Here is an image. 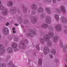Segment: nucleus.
<instances>
[{
    "mask_svg": "<svg viewBox=\"0 0 67 67\" xmlns=\"http://www.w3.org/2000/svg\"><path fill=\"white\" fill-rule=\"evenodd\" d=\"M46 10L48 14H51V10H50V8H46Z\"/></svg>",
    "mask_w": 67,
    "mask_h": 67,
    "instance_id": "bb28decb",
    "label": "nucleus"
},
{
    "mask_svg": "<svg viewBox=\"0 0 67 67\" xmlns=\"http://www.w3.org/2000/svg\"><path fill=\"white\" fill-rule=\"evenodd\" d=\"M17 22L20 24L22 23V18L20 16L18 17L17 18Z\"/></svg>",
    "mask_w": 67,
    "mask_h": 67,
    "instance_id": "dca6fc26",
    "label": "nucleus"
},
{
    "mask_svg": "<svg viewBox=\"0 0 67 67\" xmlns=\"http://www.w3.org/2000/svg\"><path fill=\"white\" fill-rule=\"evenodd\" d=\"M36 47L37 50L38 51V50H40V47L39 46H38V45L36 44Z\"/></svg>",
    "mask_w": 67,
    "mask_h": 67,
    "instance_id": "a19ab883",
    "label": "nucleus"
},
{
    "mask_svg": "<svg viewBox=\"0 0 67 67\" xmlns=\"http://www.w3.org/2000/svg\"><path fill=\"white\" fill-rule=\"evenodd\" d=\"M5 43L6 45H7V44L8 43V41H6L5 42Z\"/></svg>",
    "mask_w": 67,
    "mask_h": 67,
    "instance_id": "3c124183",
    "label": "nucleus"
},
{
    "mask_svg": "<svg viewBox=\"0 0 67 67\" xmlns=\"http://www.w3.org/2000/svg\"><path fill=\"white\" fill-rule=\"evenodd\" d=\"M59 46L61 48H63L64 47V44L62 42H60L59 43Z\"/></svg>",
    "mask_w": 67,
    "mask_h": 67,
    "instance_id": "473e14b6",
    "label": "nucleus"
},
{
    "mask_svg": "<svg viewBox=\"0 0 67 67\" xmlns=\"http://www.w3.org/2000/svg\"><path fill=\"white\" fill-rule=\"evenodd\" d=\"M31 22L33 24H36L37 22V18L36 17H32L31 19Z\"/></svg>",
    "mask_w": 67,
    "mask_h": 67,
    "instance_id": "6e6552de",
    "label": "nucleus"
},
{
    "mask_svg": "<svg viewBox=\"0 0 67 67\" xmlns=\"http://www.w3.org/2000/svg\"><path fill=\"white\" fill-rule=\"evenodd\" d=\"M21 27H22V29L24 28V26L22 25L21 26Z\"/></svg>",
    "mask_w": 67,
    "mask_h": 67,
    "instance_id": "6e6d98bb",
    "label": "nucleus"
},
{
    "mask_svg": "<svg viewBox=\"0 0 67 67\" xmlns=\"http://www.w3.org/2000/svg\"><path fill=\"white\" fill-rule=\"evenodd\" d=\"M45 21L46 23L49 24L51 22V18L49 16H47L45 19Z\"/></svg>",
    "mask_w": 67,
    "mask_h": 67,
    "instance_id": "9d476101",
    "label": "nucleus"
},
{
    "mask_svg": "<svg viewBox=\"0 0 67 67\" xmlns=\"http://www.w3.org/2000/svg\"><path fill=\"white\" fill-rule=\"evenodd\" d=\"M64 33H65V34H67V30H65L64 31Z\"/></svg>",
    "mask_w": 67,
    "mask_h": 67,
    "instance_id": "49530a36",
    "label": "nucleus"
},
{
    "mask_svg": "<svg viewBox=\"0 0 67 67\" xmlns=\"http://www.w3.org/2000/svg\"><path fill=\"white\" fill-rule=\"evenodd\" d=\"M41 19L42 20H44L46 17V14L44 13L41 14L40 16Z\"/></svg>",
    "mask_w": 67,
    "mask_h": 67,
    "instance_id": "412c9836",
    "label": "nucleus"
},
{
    "mask_svg": "<svg viewBox=\"0 0 67 67\" xmlns=\"http://www.w3.org/2000/svg\"><path fill=\"white\" fill-rule=\"evenodd\" d=\"M3 32L5 35L9 34V29L7 27H4L2 30Z\"/></svg>",
    "mask_w": 67,
    "mask_h": 67,
    "instance_id": "423d86ee",
    "label": "nucleus"
},
{
    "mask_svg": "<svg viewBox=\"0 0 67 67\" xmlns=\"http://www.w3.org/2000/svg\"><path fill=\"white\" fill-rule=\"evenodd\" d=\"M29 23V20L27 19L25 20L24 21V24H26Z\"/></svg>",
    "mask_w": 67,
    "mask_h": 67,
    "instance_id": "72a5a7b5",
    "label": "nucleus"
},
{
    "mask_svg": "<svg viewBox=\"0 0 67 67\" xmlns=\"http://www.w3.org/2000/svg\"><path fill=\"white\" fill-rule=\"evenodd\" d=\"M55 18L56 19L57 21H58L59 19V15L57 14H55L54 15Z\"/></svg>",
    "mask_w": 67,
    "mask_h": 67,
    "instance_id": "c756f323",
    "label": "nucleus"
},
{
    "mask_svg": "<svg viewBox=\"0 0 67 67\" xmlns=\"http://www.w3.org/2000/svg\"><path fill=\"white\" fill-rule=\"evenodd\" d=\"M53 1L54 3H56V0H53Z\"/></svg>",
    "mask_w": 67,
    "mask_h": 67,
    "instance_id": "8fccbe9b",
    "label": "nucleus"
},
{
    "mask_svg": "<svg viewBox=\"0 0 67 67\" xmlns=\"http://www.w3.org/2000/svg\"><path fill=\"white\" fill-rule=\"evenodd\" d=\"M1 36L0 35V40H1Z\"/></svg>",
    "mask_w": 67,
    "mask_h": 67,
    "instance_id": "13d9d810",
    "label": "nucleus"
},
{
    "mask_svg": "<svg viewBox=\"0 0 67 67\" xmlns=\"http://www.w3.org/2000/svg\"><path fill=\"white\" fill-rule=\"evenodd\" d=\"M13 5V2L12 1H10L7 4V5L8 7H12Z\"/></svg>",
    "mask_w": 67,
    "mask_h": 67,
    "instance_id": "aec40b11",
    "label": "nucleus"
},
{
    "mask_svg": "<svg viewBox=\"0 0 67 67\" xmlns=\"http://www.w3.org/2000/svg\"><path fill=\"white\" fill-rule=\"evenodd\" d=\"M29 67H31V66H29Z\"/></svg>",
    "mask_w": 67,
    "mask_h": 67,
    "instance_id": "338daca9",
    "label": "nucleus"
},
{
    "mask_svg": "<svg viewBox=\"0 0 67 67\" xmlns=\"http://www.w3.org/2000/svg\"><path fill=\"white\" fill-rule=\"evenodd\" d=\"M65 28H66V29H67V26H65Z\"/></svg>",
    "mask_w": 67,
    "mask_h": 67,
    "instance_id": "680f3d73",
    "label": "nucleus"
},
{
    "mask_svg": "<svg viewBox=\"0 0 67 67\" xmlns=\"http://www.w3.org/2000/svg\"><path fill=\"white\" fill-rule=\"evenodd\" d=\"M48 35H47L48 37L49 40V38H53L54 37V33L52 31H49L48 33Z\"/></svg>",
    "mask_w": 67,
    "mask_h": 67,
    "instance_id": "39448f33",
    "label": "nucleus"
},
{
    "mask_svg": "<svg viewBox=\"0 0 67 67\" xmlns=\"http://www.w3.org/2000/svg\"><path fill=\"white\" fill-rule=\"evenodd\" d=\"M65 67H67V65H66V64H65Z\"/></svg>",
    "mask_w": 67,
    "mask_h": 67,
    "instance_id": "4d7b16f0",
    "label": "nucleus"
},
{
    "mask_svg": "<svg viewBox=\"0 0 67 67\" xmlns=\"http://www.w3.org/2000/svg\"><path fill=\"white\" fill-rule=\"evenodd\" d=\"M4 8V6L3 5H0V10H3Z\"/></svg>",
    "mask_w": 67,
    "mask_h": 67,
    "instance_id": "2f4dec72",
    "label": "nucleus"
},
{
    "mask_svg": "<svg viewBox=\"0 0 67 67\" xmlns=\"http://www.w3.org/2000/svg\"><path fill=\"white\" fill-rule=\"evenodd\" d=\"M7 51L9 53H12V49L11 47H9L7 49Z\"/></svg>",
    "mask_w": 67,
    "mask_h": 67,
    "instance_id": "cd10ccee",
    "label": "nucleus"
},
{
    "mask_svg": "<svg viewBox=\"0 0 67 67\" xmlns=\"http://www.w3.org/2000/svg\"><path fill=\"white\" fill-rule=\"evenodd\" d=\"M64 61H65L66 63V64H67V58H64Z\"/></svg>",
    "mask_w": 67,
    "mask_h": 67,
    "instance_id": "de8ad7c7",
    "label": "nucleus"
},
{
    "mask_svg": "<svg viewBox=\"0 0 67 67\" xmlns=\"http://www.w3.org/2000/svg\"><path fill=\"white\" fill-rule=\"evenodd\" d=\"M0 64H1V63L0 62Z\"/></svg>",
    "mask_w": 67,
    "mask_h": 67,
    "instance_id": "69168bd1",
    "label": "nucleus"
},
{
    "mask_svg": "<svg viewBox=\"0 0 67 67\" xmlns=\"http://www.w3.org/2000/svg\"><path fill=\"white\" fill-rule=\"evenodd\" d=\"M13 30H15V28H13Z\"/></svg>",
    "mask_w": 67,
    "mask_h": 67,
    "instance_id": "bf43d9fd",
    "label": "nucleus"
},
{
    "mask_svg": "<svg viewBox=\"0 0 67 67\" xmlns=\"http://www.w3.org/2000/svg\"><path fill=\"white\" fill-rule=\"evenodd\" d=\"M36 11H35V10H33L31 11V15H35V14H36Z\"/></svg>",
    "mask_w": 67,
    "mask_h": 67,
    "instance_id": "e433bc0d",
    "label": "nucleus"
},
{
    "mask_svg": "<svg viewBox=\"0 0 67 67\" xmlns=\"http://www.w3.org/2000/svg\"><path fill=\"white\" fill-rule=\"evenodd\" d=\"M22 7L23 9H25V10H24L23 11V13H26V11H27V8L26 7H25V6L24 5H22Z\"/></svg>",
    "mask_w": 67,
    "mask_h": 67,
    "instance_id": "393cba45",
    "label": "nucleus"
},
{
    "mask_svg": "<svg viewBox=\"0 0 67 67\" xmlns=\"http://www.w3.org/2000/svg\"><path fill=\"white\" fill-rule=\"evenodd\" d=\"M55 63H59V60L56 58L55 59Z\"/></svg>",
    "mask_w": 67,
    "mask_h": 67,
    "instance_id": "ea45409f",
    "label": "nucleus"
},
{
    "mask_svg": "<svg viewBox=\"0 0 67 67\" xmlns=\"http://www.w3.org/2000/svg\"><path fill=\"white\" fill-rule=\"evenodd\" d=\"M60 9L62 12H63L65 13V12H66V9L65 7H64L63 6H61Z\"/></svg>",
    "mask_w": 67,
    "mask_h": 67,
    "instance_id": "a211bd4d",
    "label": "nucleus"
},
{
    "mask_svg": "<svg viewBox=\"0 0 67 67\" xmlns=\"http://www.w3.org/2000/svg\"><path fill=\"white\" fill-rule=\"evenodd\" d=\"M12 48H15L17 47L18 46L17 44L15 43H13L12 45Z\"/></svg>",
    "mask_w": 67,
    "mask_h": 67,
    "instance_id": "b1692460",
    "label": "nucleus"
},
{
    "mask_svg": "<svg viewBox=\"0 0 67 67\" xmlns=\"http://www.w3.org/2000/svg\"><path fill=\"white\" fill-rule=\"evenodd\" d=\"M10 58V56H8L7 57V59H6L5 60V61L6 62H8V59H9Z\"/></svg>",
    "mask_w": 67,
    "mask_h": 67,
    "instance_id": "37998d69",
    "label": "nucleus"
},
{
    "mask_svg": "<svg viewBox=\"0 0 67 67\" xmlns=\"http://www.w3.org/2000/svg\"><path fill=\"white\" fill-rule=\"evenodd\" d=\"M20 43L19 45V47L20 48H23V49H25L26 47V45L25 44H28L29 42L28 40L27 39L22 40L20 41Z\"/></svg>",
    "mask_w": 67,
    "mask_h": 67,
    "instance_id": "f257e3e1",
    "label": "nucleus"
},
{
    "mask_svg": "<svg viewBox=\"0 0 67 67\" xmlns=\"http://www.w3.org/2000/svg\"><path fill=\"white\" fill-rule=\"evenodd\" d=\"M0 67H6V65L4 63H2L0 64Z\"/></svg>",
    "mask_w": 67,
    "mask_h": 67,
    "instance_id": "c9c22d12",
    "label": "nucleus"
},
{
    "mask_svg": "<svg viewBox=\"0 0 67 67\" xmlns=\"http://www.w3.org/2000/svg\"><path fill=\"white\" fill-rule=\"evenodd\" d=\"M3 17L1 16H0V21H1V20H3Z\"/></svg>",
    "mask_w": 67,
    "mask_h": 67,
    "instance_id": "c03bdc74",
    "label": "nucleus"
},
{
    "mask_svg": "<svg viewBox=\"0 0 67 67\" xmlns=\"http://www.w3.org/2000/svg\"><path fill=\"white\" fill-rule=\"evenodd\" d=\"M41 27L44 29H46L48 27V25L47 24H43L41 26Z\"/></svg>",
    "mask_w": 67,
    "mask_h": 67,
    "instance_id": "2eb2a0df",
    "label": "nucleus"
},
{
    "mask_svg": "<svg viewBox=\"0 0 67 67\" xmlns=\"http://www.w3.org/2000/svg\"><path fill=\"white\" fill-rule=\"evenodd\" d=\"M16 11V9L15 7L11 8L9 10V12L11 14H15Z\"/></svg>",
    "mask_w": 67,
    "mask_h": 67,
    "instance_id": "20e7f679",
    "label": "nucleus"
},
{
    "mask_svg": "<svg viewBox=\"0 0 67 67\" xmlns=\"http://www.w3.org/2000/svg\"><path fill=\"white\" fill-rule=\"evenodd\" d=\"M49 56L51 58H52V59L54 58V57H53V55L51 54H49Z\"/></svg>",
    "mask_w": 67,
    "mask_h": 67,
    "instance_id": "58836bf2",
    "label": "nucleus"
},
{
    "mask_svg": "<svg viewBox=\"0 0 67 67\" xmlns=\"http://www.w3.org/2000/svg\"><path fill=\"white\" fill-rule=\"evenodd\" d=\"M18 51V49H14V51L15 52H16V51Z\"/></svg>",
    "mask_w": 67,
    "mask_h": 67,
    "instance_id": "603ef678",
    "label": "nucleus"
},
{
    "mask_svg": "<svg viewBox=\"0 0 67 67\" xmlns=\"http://www.w3.org/2000/svg\"><path fill=\"white\" fill-rule=\"evenodd\" d=\"M55 27L56 30L58 31H61V30H62V26L60 24H58L56 25Z\"/></svg>",
    "mask_w": 67,
    "mask_h": 67,
    "instance_id": "f8f14e48",
    "label": "nucleus"
},
{
    "mask_svg": "<svg viewBox=\"0 0 67 67\" xmlns=\"http://www.w3.org/2000/svg\"><path fill=\"white\" fill-rule=\"evenodd\" d=\"M51 53L52 54V55H55L56 53V50L55 49H52L51 50Z\"/></svg>",
    "mask_w": 67,
    "mask_h": 67,
    "instance_id": "a878e982",
    "label": "nucleus"
},
{
    "mask_svg": "<svg viewBox=\"0 0 67 67\" xmlns=\"http://www.w3.org/2000/svg\"><path fill=\"white\" fill-rule=\"evenodd\" d=\"M58 1H60V0H57Z\"/></svg>",
    "mask_w": 67,
    "mask_h": 67,
    "instance_id": "0e129e2a",
    "label": "nucleus"
},
{
    "mask_svg": "<svg viewBox=\"0 0 67 67\" xmlns=\"http://www.w3.org/2000/svg\"><path fill=\"white\" fill-rule=\"evenodd\" d=\"M13 33H16V32H15V31H14V30L13 31Z\"/></svg>",
    "mask_w": 67,
    "mask_h": 67,
    "instance_id": "864d4df0",
    "label": "nucleus"
},
{
    "mask_svg": "<svg viewBox=\"0 0 67 67\" xmlns=\"http://www.w3.org/2000/svg\"><path fill=\"white\" fill-rule=\"evenodd\" d=\"M14 41L17 42V41H18V40H19V38H18V37H16L14 38Z\"/></svg>",
    "mask_w": 67,
    "mask_h": 67,
    "instance_id": "79ce46f5",
    "label": "nucleus"
},
{
    "mask_svg": "<svg viewBox=\"0 0 67 67\" xmlns=\"http://www.w3.org/2000/svg\"><path fill=\"white\" fill-rule=\"evenodd\" d=\"M30 8L33 10H37V5L35 4H32L30 6Z\"/></svg>",
    "mask_w": 67,
    "mask_h": 67,
    "instance_id": "1a4fd4ad",
    "label": "nucleus"
},
{
    "mask_svg": "<svg viewBox=\"0 0 67 67\" xmlns=\"http://www.w3.org/2000/svg\"><path fill=\"white\" fill-rule=\"evenodd\" d=\"M43 50L45 55H46L47 54L49 53V49L47 46H46L43 48Z\"/></svg>",
    "mask_w": 67,
    "mask_h": 67,
    "instance_id": "0eeeda50",
    "label": "nucleus"
},
{
    "mask_svg": "<svg viewBox=\"0 0 67 67\" xmlns=\"http://www.w3.org/2000/svg\"><path fill=\"white\" fill-rule=\"evenodd\" d=\"M49 41V38L48 37L47 35H45L43 38H41L40 39V42L42 44H44L46 42H47Z\"/></svg>",
    "mask_w": 67,
    "mask_h": 67,
    "instance_id": "f03ea898",
    "label": "nucleus"
},
{
    "mask_svg": "<svg viewBox=\"0 0 67 67\" xmlns=\"http://www.w3.org/2000/svg\"><path fill=\"white\" fill-rule=\"evenodd\" d=\"M6 26H8L9 25V23H7L6 24Z\"/></svg>",
    "mask_w": 67,
    "mask_h": 67,
    "instance_id": "09e8293b",
    "label": "nucleus"
},
{
    "mask_svg": "<svg viewBox=\"0 0 67 67\" xmlns=\"http://www.w3.org/2000/svg\"><path fill=\"white\" fill-rule=\"evenodd\" d=\"M28 32H31V34L33 35V36H34V35H36L37 34L36 31L31 29H28Z\"/></svg>",
    "mask_w": 67,
    "mask_h": 67,
    "instance_id": "9b49d317",
    "label": "nucleus"
},
{
    "mask_svg": "<svg viewBox=\"0 0 67 67\" xmlns=\"http://www.w3.org/2000/svg\"><path fill=\"white\" fill-rule=\"evenodd\" d=\"M2 14L4 16H5L8 14V10L7 8L4 9L2 12Z\"/></svg>",
    "mask_w": 67,
    "mask_h": 67,
    "instance_id": "ddd939ff",
    "label": "nucleus"
},
{
    "mask_svg": "<svg viewBox=\"0 0 67 67\" xmlns=\"http://www.w3.org/2000/svg\"><path fill=\"white\" fill-rule=\"evenodd\" d=\"M30 33H28L27 34V36L28 37H29V36H30L31 37H34V36L32 35V34H31V32H29Z\"/></svg>",
    "mask_w": 67,
    "mask_h": 67,
    "instance_id": "c85d7f7f",
    "label": "nucleus"
},
{
    "mask_svg": "<svg viewBox=\"0 0 67 67\" xmlns=\"http://www.w3.org/2000/svg\"><path fill=\"white\" fill-rule=\"evenodd\" d=\"M28 13L29 14L30 13V12H28Z\"/></svg>",
    "mask_w": 67,
    "mask_h": 67,
    "instance_id": "e2e57ef3",
    "label": "nucleus"
},
{
    "mask_svg": "<svg viewBox=\"0 0 67 67\" xmlns=\"http://www.w3.org/2000/svg\"><path fill=\"white\" fill-rule=\"evenodd\" d=\"M42 59L40 58L39 59L38 64L39 65H42Z\"/></svg>",
    "mask_w": 67,
    "mask_h": 67,
    "instance_id": "7c9ffc66",
    "label": "nucleus"
},
{
    "mask_svg": "<svg viewBox=\"0 0 67 67\" xmlns=\"http://www.w3.org/2000/svg\"><path fill=\"white\" fill-rule=\"evenodd\" d=\"M37 12L40 13L44 12V9L42 7H39L37 9Z\"/></svg>",
    "mask_w": 67,
    "mask_h": 67,
    "instance_id": "f3484780",
    "label": "nucleus"
},
{
    "mask_svg": "<svg viewBox=\"0 0 67 67\" xmlns=\"http://www.w3.org/2000/svg\"><path fill=\"white\" fill-rule=\"evenodd\" d=\"M67 45L65 44L64 47L63 48V53H66L67 51Z\"/></svg>",
    "mask_w": 67,
    "mask_h": 67,
    "instance_id": "4be33fe9",
    "label": "nucleus"
},
{
    "mask_svg": "<svg viewBox=\"0 0 67 67\" xmlns=\"http://www.w3.org/2000/svg\"><path fill=\"white\" fill-rule=\"evenodd\" d=\"M1 4V1L0 0V5Z\"/></svg>",
    "mask_w": 67,
    "mask_h": 67,
    "instance_id": "052dcab7",
    "label": "nucleus"
},
{
    "mask_svg": "<svg viewBox=\"0 0 67 67\" xmlns=\"http://www.w3.org/2000/svg\"><path fill=\"white\" fill-rule=\"evenodd\" d=\"M49 31H53L54 30V28L53 26H50L49 27Z\"/></svg>",
    "mask_w": 67,
    "mask_h": 67,
    "instance_id": "f704fd0d",
    "label": "nucleus"
},
{
    "mask_svg": "<svg viewBox=\"0 0 67 67\" xmlns=\"http://www.w3.org/2000/svg\"><path fill=\"white\" fill-rule=\"evenodd\" d=\"M46 1L47 2H48L50 3V2H52V0H46Z\"/></svg>",
    "mask_w": 67,
    "mask_h": 67,
    "instance_id": "a18cd8bd",
    "label": "nucleus"
},
{
    "mask_svg": "<svg viewBox=\"0 0 67 67\" xmlns=\"http://www.w3.org/2000/svg\"><path fill=\"white\" fill-rule=\"evenodd\" d=\"M60 12H61V10H59L58 8L56 9V12L57 13H60Z\"/></svg>",
    "mask_w": 67,
    "mask_h": 67,
    "instance_id": "4c0bfd02",
    "label": "nucleus"
},
{
    "mask_svg": "<svg viewBox=\"0 0 67 67\" xmlns=\"http://www.w3.org/2000/svg\"><path fill=\"white\" fill-rule=\"evenodd\" d=\"M15 25H16V26H19V25L18 24H15Z\"/></svg>",
    "mask_w": 67,
    "mask_h": 67,
    "instance_id": "5fc2aeb1",
    "label": "nucleus"
},
{
    "mask_svg": "<svg viewBox=\"0 0 67 67\" xmlns=\"http://www.w3.org/2000/svg\"><path fill=\"white\" fill-rule=\"evenodd\" d=\"M47 46H52L53 43H52V42L51 41L49 40L47 42Z\"/></svg>",
    "mask_w": 67,
    "mask_h": 67,
    "instance_id": "5701e85b",
    "label": "nucleus"
},
{
    "mask_svg": "<svg viewBox=\"0 0 67 67\" xmlns=\"http://www.w3.org/2000/svg\"><path fill=\"white\" fill-rule=\"evenodd\" d=\"M61 21L63 23H67V19L64 17H62L61 19Z\"/></svg>",
    "mask_w": 67,
    "mask_h": 67,
    "instance_id": "4468645a",
    "label": "nucleus"
},
{
    "mask_svg": "<svg viewBox=\"0 0 67 67\" xmlns=\"http://www.w3.org/2000/svg\"><path fill=\"white\" fill-rule=\"evenodd\" d=\"M58 39H59V37L58 36H54L53 38V41L54 42H55V43L57 42Z\"/></svg>",
    "mask_w": 67,
    "mask_h": 67,
    "instance_id": "6ab92c4d",
    "label": "nucleus"
},
{
    "mask_svg": "<svg viewBox=\"0 0 67 67\" xmlns=\"http://www.w3.org/2000/svg\"><path fill=\"white\" fill-rule=\"evenodd\" d=\"M5 52V48L3 44H1L0 43V53L2 55H3L4 53Z\"/></svg>",
    "mask_w": 67,
    "mask_h": 67,
    "instance_id": "7ed1b4c3",
    "label": "nucleus"
}]
</instances>
